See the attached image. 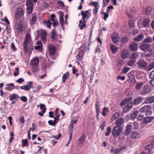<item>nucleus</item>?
<instances>
[{
	"label": "nucleus",
	"instance_id": "1",
	"mask_svg": "<svg viewBox=\"0 0 154 154\" xmlns=\"http://www.w3.org/2000/svg\"><path fill=\"white\" fill-rule=\"evenodd\" d=\"M23 47L26 53L30 54L32 52L33 49V44L29 34H26L25 39L23 43Z\"/></svg>",
	"mask_w": 154,
	"mask_h": 154
},
{
	"label": "nucleus",
	"instance_id": "2",
	"mask_svg": "<svg viewBox=\"0 0 154 154\" xmlns=\"http://www.w3.org/2000/svg\"><path fill=\"white\" fill-rule=\"evenodd\" d=\"M150 105H147L144 106L140 109V113L138 116V120H142L144 118L145 116L150 115L152 114V112Z\"/></svg>",
	"mask_w": 154,
	"mask_h": 154
},
{
	"label": "nucleus",
	"instance_id": "3",
	"mask_svg": "<svg viewBox=\"0 0 154 154\" xmlns=\"http://www.w3.org/2000/svg\"><path fill=\"white\" fill-rule=\"evenodd\" d=\"M137 64L138 65V68L141 69L147 70L148 63L146 62L143 59H140L139 60Z\"/></svg>",
	"mask_w": 154,
	"mask_h": 154
},
{
	"label": "nucleus",
	"instance_id": "4",
	"mask_svg": "<svg viewBox=\"0 0 154 154\" xmlns=\"http://www.w3.org/2000/svg\"><path fill=\"white\" fill-rule=\"evenodd\" d=\"M26 5L27 13L29 14H31L32 13L34 5L32 0H26Z\"/></svg>",
	"mask_w": 154,
	"mask_h": 154
},
{
	"label": "nucleus",
	"instance_id": "5",
	"mask_svg": "<svg viewBox=\"0 0 154 154\" xmlns=\"http://www.w3.org/2000/svg\"><path fill=\"white\" fill-rule=\"evenodd\" d=\"M31 65L35 71H37L39 62V59L38 57H35L32 59L31 60Z\"/></svg>",
	"mask_w": 154,
	"mask_h": 154
},
{
	"label": "nucleus",
	"instance_id": "6",
	"mask_svg": "<svg viewBox=\"0 0 154 154\" xmlns=\"http://www.w3.org/2000/svg\"><path fill=\"white\" fill-rule=\"evenodd\" d=\"M123 130V128L121 126H115L113 129L112 134L113 136L117 137L120 134Z\"/></svg>",
	"mask_w": 154,
	"mask_h": 154
},
{
	"label": "nucleus",
	"instance_id": "7",
	"mask_svg": "<svg viewBox=\"0 0 154 154\" xmlns=\"http://www.w3.org/2000/svg\"><path fill=\"white\" fill-rule=\"evenodd\" d=\"M25 26L24 23L19 22L15 26L14 29L17 32H20L24 30Z\"/></svg>",
	"mask_w": 154,
	"mask_h": 154
},
{
	"label": "nucleus",
	"instance_id": "8",
	"mask_svg": "<svg viewBox=\"0 0 154 154\" xmlns=\"http://www.w3.org/2000/svg\"><path fill=\"white\" fill-rule=\"evenodd\" d=\"M15 17L17 20H18L20 18L24 15L23 10L21 8H17Z\"/></svg>",
	"mask_w": 154,
	"mask_h": 154
},
{
	"label": "nucleus",
	"instance_id": "9",
	"mask_svg": "<svg viewBox=\"0 0 154 154\" xmlns=\"http://www.w3.org/2000/svg\"><path fill=\"white\" fill-rule=\"evenodd\" d=\"M151 47V44H148L143 42L140 45L139 48L141 50L144 51L150 48Z\"/></svg>",
	"mask_w": 154,
	"mask_h": 154
},
{
	"label": "nucleus",
	"instance_id": "10",
	"mask_svg": "<svg viewBox=\"0 0 154 154\" xmlns=\"http://www.w3.org/2000/svg\"><path fill=\"white\" fill-rule=\"evenodd\" d=\"M88 11L86 10L84 11H82L81 12V14L82 16V19L83 22H86L88 18Z\"/></svg>",
	"mask_w": 154,
	"mask_h": 154
},
{
	"label": "nucleus",
	"instance_id": "11",
	"mask_svg": "<svg viewBox=\"0 0 154 154\" xmlns=\"http://www.w3.org/2000/svg\"><path fill=\"white\" fill-rule=\"evenodd\" d=\"M144 99V98L140 96L137 97L133 100V104L134 105H138Z\"/></svg>",
	"mask_w": 154,
	"mask_h": 154
},
{
	"label": "nucleus",
	"instance_id": "12",
	"mask_svg": "<svg viewBox=\"0 0 154 154\" xmlns=\"http://www.w3.org/2000/svg\"><path fill=\"white\" fill-rule=\"evenodd\" d=\"M151 89L149 85H145L141 92L142 95H144L147 94L151 91Z\"/></svg>",
	"mask_w": 154,
	"mask_h": 154
},
{
	"label": "nucleus",
	"instance_id": "13",
	"mask_svg": "<svg viewBox=\"0 0 154 154\" xmlns=\"http://www.w3.org/2000/svg\"><path fill=\"white\" fill-rule=\"evenodd\" d=\"M149 115H147L145 116L143 120V123L144 124H147L148 122H150L154 119V116L150 117Z\"/></svg>",
	"mask_w": 154,
	"mask_h": 154
},
{
	"label": "nucleus",
	"instance_id": "14",
	"mask_svg": "<svg viewBox=\"0 0 154 154\" xmlns=\"http://www.w3.org/2000/svg\"><path fill=\"white\" fill-rule=\"evenodd\" d=\"M138 44L134 42H131L129 45V48L132 51H135L138 48Z\"/></svg>",
	"mask_w": 154,
	"mask_h": 154
},
{
	"label": "nucleus",
	"instance_id": "15",
	"mask_svg": "<svg viewBox=\"0 0 154 154\" xmlns=\"http://www.w3.org/2000/svg\"><path fill=\"white\" fill-rule=\"evenodd\" d=\"M37 18L36 15L33 14L32 15V17L30 20V25H32L35 23Z\"/></svg>",
	"mask_w": 154,
	"mask_h": 154
},
{
	"label": "nucleus",
	"instance_id": "16",
	"mask_svg": "<svg viewBox=\"0 0 154 154\" xmlns=\"http://www.w3.org/2000/svg\"><path fill=\"white\" fill-rule=\"evenodd\" d=\"M47 34L45 31H42L40 34V37L41 39L43 42H45L47 39Z\"/></svg>",
	"mask_w": 154,
	"mask_h": 154
},
{
	"label": "nucleus",
	"instance_id": "17",
	"mask_svg": "<svg viewBox=\"0 0 154 154\" xmlns=\"http://www.w3.org/2000/svg\"><path fill=\"white\" fill-rule=\"evenodd\" d=\"M56 50V48L55 47L52 45H51L49 47V51L50 54L53 55L54 54Z\"/></svg>",
	"mask_w": 154,
	"mask_h": 154
},
{
	"label": "nucleus",
	"instance_id": "18",
	"mask_svg": "<svg viewBox=\"0 0 154 154\" xmlns=\"http://www.w3.org/2000/svg\"><path fill=\"white\" fill-rule=\"evenodd\" d=\"M154 102V96H150L146 98L145 100L146 103H151Z\"/></svg>",
	"mask_w": 154,
	"mask_h": 154
},
{
	"label": "nucleus",
	"instance_id": "19",
	"mask_svg": "<svg viewBox=\"0 0 154 154\" xmlns=\"http://www.w3.org/2000/svg\"><path fill=\"white\" fill-rule=\"evenodd\" d=\"M150 20L148 18H146L143 20V25L144 27H147L149 26Z\"/></svg>",
	"mask_w": 154,
	"mask_h": 154
},
{
	"label": "nucleus",
	"instance_id": "20",
	"mask_svg": "<svg viewBox=\"0 0 154 154\" xmlns=\"http://www.w3.org/2000/svg\"><path fill=\"white\" fill-rule=\"evenodd\" d=\"M124 121V120L122 118H120L116 120V124L117 126H120L123 124Z\"/></svg>",
	"mask_w": 154,
	"mask_h": 154
},
{
	"label": "nucleus",
	"instance_id": "21",
	"mask_svg": "<svg viewBox=\"0 0 154 154\" xmlns=\"http://www.w3.org/2000/svg\"><path fill=\"white\" fill-rule=\"evenodd\" d=\"M144 35L142 34H140L134 38V40L137 42H139L142 40L143 38Z\"/></svg>",
	"mask_w": 154,
	"mask_h": 154
},
{
	"label": "nucleus",
	"instance_id": "22",
	"mask_svg": "<svg viewBox=\"0 0 154 154\" xmlns=\"http://www.w3.org/2000/svg\"><path fill=\"white\" fill-rule=\"evenodd\" d=\"M132 127L131 125H128L126 126L125 135L127 136L131 132V130L132 128Z\"/></svg>",
	"mask_w": 154,
	"mask_h": 154
},
{
	"label": "nucleus",
	"instance_id": "23",
	"mask_svg": "<svg viewBox=\"0 0 154 154\" xmlns=\"http://www.w3.org/2000/svg\"><path fill=\"white\" fill-rule=\"evenodd\" d=\"M89 5L94 7L93 11L94 14L95 15L96 14V2H91L89 4Z\"/></svg>",
	"mask_w": 154,
	"mask_h": 154
},
{
	"label": "nucleus",
	"instance_id": "24",
	"mask_svg": "<svg viewBox=\"0 0 154 154\" xmlns=\"http://www.w3.org/2000/svg\"><path fill=\"white\" fill-rule=\"evenodd\" d=\"M19 97L15 94H11L9 96V99L11 101L15 99L16 100Z\"/></svg>",
	"mask_w": 154,
	"mask_h": 154
},
{
	"label": "nucleus",
	"instance_id": "25",
	"mask_svg": "<svg viewBox=\"0 0 154 154\" xmlns=\"http://www.w3.org/2000/svg\"><path fill=\"white\" fill-rule=\"evenodd\" d=\"M131 137L133 139L138 138L139 137V133L137 131H134L131 134Z\"/></svg>",
	"mask_w": 154,
	"mask_h": 154
},
{
	"label": "nucleus",
	"instance_id": "26",
	"mask_svg": "<svg viewBox=\"0 0 154 154\" xmlns=\"http://www.w3.org/2000/svg\"><path fill=\"white\" fill-rule=\"evenodd\" d=\"M139 53L137 52H135L131 54L130 56V58L131 59H135L139 56Z\"/></svg>",
	"mask_w": 154,
	"mask_h": 154
},
{
	"label": "nucleus",
	"instance_id": "27",
	"mask_svg": "<svg viewBox=\"0 0 154 154\" xmlns=\"http://www.w3.org/2000/svg\"><path fill=\"white\" fill-rule=\"evenodd\" d=\"M131 97H130L129 98H126L125 100L123 101L121 103V106H122L127 104L132 99Z\"/></svg>",
	"mask_w": 154,
	"mask_h": 154
},
{
	"label": "nucleus",
	"instance_id": "28",
	"mask_svg": "<svg viewBox=\"0 0 154 154\" xmlns=\"http://www.w3.org/2000/svg\"><path fill=\"white\" fill-rule=\"evenodd\" d=\"M152 41V38L150 36H149L145 38L143 42L146 43H150Z\"/></svg>",
	"mask_w": 154,
	"mask_h": 154
},
{
	"label": "nucleus",
	"instance_id": "29",
	"mask_svg": "<svg viewBox=\"0 0 154 154\" xmlns=\"http://www.w3.org/2000/svg\"><path fill=\"white\" fill-rule=\"evenodd\" d=\"M69 73L68 72H67L65 74H64L62 76V81L64 82L66 79L69 77Z\"/></svg>",
	"mask_w": 154,
	"mask_h": 154
},
{
	"label": "nucleus",
	"instance_id": "30",
	"mask_svg": "<svg viewBox=\"0 0 154 154\" xmlns=\"http://www.w3.org/2000/svg\"><path fill=\"white\" fill-rule=\"evenodd\" d=\"M129 39V38L128 37L125 35L122 38L121 40V42L124 44L128 42Z\"/></svg>",
	"mask_w": 154,
	"mask_h": 154
},
{
	"label": "nucleus",
	"instance_id": "31",
	"mask_svg": "<svg viewBox=\"0 0 154 154\" xmlns=\"http://www.w3.org/2000/svg\"><path fill=\"white\" fill-rule=\"evenodd\" d=\"M40 109L42 110V112L43 113H45L46 110V108L45 107V104H40L39 105Z\"/></svg>",
	"mask_w": 154,
	"mask_h": 154
},
{
	"label": "nucleus",
	"instance_id": "32",
	"mask_svg": "<svg viewBox=\"0 0 154 154\" xmlns=\"http://www.w3.org/2000/svg\"><path fill=\"white\" fill-rule=\"evenodd\" d=\"M81 51H79L78 54L76 56V57L77 60L80 61L81 60V59L83 57L82 53Z\"/></svg>",
	"mask_w": 154,
	"mask_h": 154
},
{
	"label": "nucleus",
	"instance_id": "33",
	"mask_svg": "<svg viewBox=\"0 0 154 154\" xmlns=\"http://www.w3.org/2000/svg\"><path fill=\"white\" fill-rule=\"evenodd\" d=\"M20 89L25 91H28L30 89V87L28 85H26L25 86H20Z\"/></svg>",
	"mask_w": 154,
	"mask_h": 154
},
{
	"label": "nucleus",
	"instance_id": "34",
	"mask_svg": "<svg viewBox=\"0 0 154 154\" xmlns=\"http://www.w3.org/2000/svg\"><path fill=\"white\" fill-rule=\"evenodd\" d=\"M85 137L84 133L82 134L81 136L79 138L78 140L80 143H82L84 141Z\"/></svg>",
	"mask_w": 154,
	"mask_h": 154
},
{
	"label": "nucleus",
	"instance_id": "35",
	"mask_svg": "<svg viewBox=\"0 0 154 154\" xmlns=\"http://www.w3.org/2000/svg\"><path fill=\"white\" fill-rule=\"evenodd\" d=\"M143 86V83L142 82H138L136 85L135 88L137 89H140Z\"/></svg>",
	"mask_w": 154,
	"mask_h": 154
},
{
	"label": "nucleus",
	"instance_id": "36",
	"mask_svg": "<svg viewBox=\"0 0 154 154\" xmlns=\"http://www.w3.org/2000/svg\"><path fill=\"white\" fill-rule=\"evenodd\" d=\"M111 152L115 154H118L120 152V151L118 148L115 149H114L113 148L111 149Z\"/></svg>",
	"mask_w": 154,
	"mask_h": 154
},
{
	"label": "nucleus",
	"instance_id": "37",
	"mask_svg": "<svg viewBox=\"0 0 154 154\" xmlns=\"http://www.w3.org/2000/svg\"><path fill=\"white\" fill-rule=\"evenodd\" d=\"M139 112L137 110L134 111L131 114V117L133 118H134L138 114Z\"/></svg>",
	"mask_w": 154,
	"mask_h": 154
},
{
	"label": "nucleus",
	"instance_id": "38",
	"mask_svg": "<svg viewBox=\"0 0 154 154\" xmlns=\"http://www.w3.org/2000/svg\"><path fill=\"white\" fill-rule=\"evenodd\" d=\"M22 145L23 147H24L25 146H28V145L27 144L28 143L27 140V139H22Z\"/></svg>",
	"mask_w": 154,
	"mask_h": 154
},
{
	"label": "nucleus",
	"instance_id": "39",
	"mask_svg": "<svg viewBox=\"0 0 154 154\" xmlns=\"http://www.w3.org/2000/svg\"><path fill=\"white\" fill-rule=\"evenodd\" d=\"M112 39L113 42L116 44L118 43V41L119 40V37L115 36H113L112 37Z\"/></svg>",
	"mask_w": 154,
	"mask_h": 154
},
{
	"label": "nucleus",
	"instance_id": "40",
	"mask_svg": "<svg viewBox=\"0 0 154 154\" xmlns=\"http://www.w3.org/2000/svg\"><path fill=\"white\" fill-rule=\"evenodd\" d=\"M154 68V61L150 63L147 67V70H150Z\"/></svg>",
	"mask_w": 154,
	"mask_h": 154
},
{
	"label": "nucleus",
	"instance_id": "41",
	"mask_svg": "<svg viewBox=\"0 0 154 154\" xmlns=\"http://www.w3.org/2000/svg\"><path fill=\"white\" fill-rule=\"evenodd\" d=\"M44 23H47V27L50 29L51 28V26L52 24V23L50 21V19H49L47 21H44Z\"/></svg>",
	"mask_w": 154,
	"mask_h": 154
},
{
	"label": "nucleus",
	"instance_id": "42",
	"mask_svg": "<svg viewBox=\"0 0 154 154\" xmlns=\"http://www.w3.org/2000/svg\"><path fill=\"white\" fill-rule=\"evenodd\" d=\"M111 49L113 53H115L118 50V48L113 45H112L110 46Z\"/></svg>",
	"mask_w": 154,
	"mask_h": 154
},
{
	"label": "nucleus",
	"instance_id": "43",
	"mask_svg": "<svg viewBox=\"0 0 154 154\" xmlns=\"http://www.w3.org/2000/svg\"><path fill=\"white\" fill-rule=\"evenodd\" d=\"M152 8L150 7H148L146 10V13L147 15H150Z\"/></svg>",
	"mask_w": 154,
	"mask_h": 154
},
{
	"label": "nucleus",
	"instance_id": "44",
	"mask_svg": "<svg viewBox=\"0 0 154 154\" xmlns=\"http://www.w3.org/2000/svg\"><path fill=\"white\" fill-rule=\"evenodd\" d=\"M130 69V68L129 67L124 66L122 71L124 73H126Z\"/></svg>",
	"mask_w": 154,
	"mask_h": 154
},
{
	"label": "nucleus",
	"instance_id": "45",
	"mask_svg": "<svg viewBox=\"0 0 154 154\" xmlns=\"http://www.w3.org/2000/svg\"><path fill=\"white\" fill-rule=\"evenodd\" d=\"M153 147L152 146V145H148L145 146V149L146 150H147L149 152L151 151L152 148H153Z\"/></svg>",
	"mask_w": 154,
	"mask_h": 154
},
{
	"label": "nucleus",
	"instance_id": "46",
	"mask_svg": "<svg viewBox=\"0 0 154 154\" xmlns=\"http://www.w3.org/2000/svg\"><path fill=\"white\" fill-rule=\"evenodd\" d=\"M111 127L109 126L107 128V132L105 134V135L106 137H108L109 135L111 133Z\"/></svg>",
	"mask_w": 154,
	"mask_h": 154
},
{
	"label": "nucleus",
	"instance_id": "47",
	"mask_svg": "<svg viewBox=\"0 0 154 154\" xmlns=\"http://www.w3.org/2000/svg\"><path fill=\"white\" fill-rule=\"evenodd\" d=\"M47 64L46 63H43L41 66V69L43 70H45L47 69Z\"/></svg>",
	"mask_w": 154,
	"mask_h": 154
},
{
	"label": "nucleus",
	"instance_id": "48",
	"mask_svg": "<svg viewBox=\"0 0 154 154\" xmlns=\"http://www.w3.org/2000/svg\"><path fill=\"white\" fill-rule=\"evenodd\" d=\"M72 121L70 122V124L69 125V132H72L73 130H72L73 128V125L72 124Z\"/></svg>",
	"mask_w": 154,
	"mask_h": 154
},
{
	"label": "nucleus",
	"instance_id": "49",
	"mask_svg": "<svg viewBox=\"0 0 154 154\" xmlns=\"http://www.w3.org/2000/svg\"><path fill=\"white\" fill-rule=\"evenodd\" d=\"M86 22H83V23L80 25H79V27H80V29H83L86 26L85 23Z\"/></svg>",
	"mask_w": 154,
	"mask_h": 154
},
{
	"label": "nucleus",
	"instance_id": "50",
	"mask_svg": "<svg viewBox=\"0 0 154 154\" xmlns=\"http://www.w3.org/2000/svg\"><path fill=\"white\" fill-rule=\"evenodd\" d=\"M16 70L14 73V76H16L17 75H18L20 73V71L19 70V68L18 67H17L16 68Z\"/></svg>",
	"mask_w": 154,
	"mask_h": 154
},
{
	"label": "nucleus",
	"instance_id": "51",
	"mask_svg": "<svg viewBox=\"0 0 154 154\" xmlns=\"http://www.w3.org/2000/svg\"><path fill=\"white\" fill-rule=\"evenodd\" d=\"M128 24L129 25V26L130 27H134V24H135L134 22L132 20H131L129 22Z\"/></svg>",
	"mask_w": 154,
	"mask_h": 154
},
{
	"label": "nucleus",
	"instance_id": "52",
	"mask_svg": "<svg viewBox=\"0 0 154 154\" xmlns=\"http://www.w3.org/2000/svg\"><path fill=\"white\" fill-rule=\"evenodd\" d=\"M135 62V60H131L128 61L127 64L128 66H131L134 64Z\"/></svg>",
	"mask_w": 154,
	"mask_h": 154
},
{
	"label": "nucleus",
	"instance_id": "53",
	"mask_svg": "<svg viewBox=\"0 0 154 154\" xmlns=\"http://www.w3.org/2000/svg\"><path fill=\"white\" fill-rule=\"evenodd\" d=\"M130 109H129L128 107L126 105L123 109V112L124 113H125L127 112Z\"/></svg>",
	"mask_w": 154,
	"mask_h": 154
},
{
	"label": "nucleus",
	"instance_id": "54",
	"mask_svg": "<svg viewBox=\"0 0 154 154\" xmlns=\"http://www.w3.org/2000/svg\"><path fill=\"white\" fill-rule=\"evenodd\" d=\"M42 87V86L41 85H38L37 87V88L36 89L33 91L35 93H38V92Z\"/></svg>",
	"mask_w": 154,
	"mask_h": 154
},
{
	"label": "nucleus",
	"instance_id": "55",
	"mask_svg": "<svg viewBox=\"0 0 154 154\" xmlns=\"http://www.w3.org/2000/svg\"><path fill=\"white\" fill-rule=\"evenodd\" d=\"M31 128V130L32 131H34L36 128V124L35 123H33L32 125V127Z\"/></svg>",
	"mask_w": 154,
	"mask_h": 154
},
{
	"label": "nucleus",
	"instance_id": "56",
	"mask_svg": "<svg viewBox=\"0 0 154 154\" xmlns=\"http://www.w3.org/2000/svg\"><path fill=\"white\" fill-rule=\"evenodd\" d=\"M35 48L36 50H40L41 51L42 50V46L40 45H36L35 46Z\"/></svg>",
	"mask_w": 154,
	"mask_h": 154
},
{
	"label": "nucleus",
	"instance_id": "57",
	"mask_svg": "<svg viewBox=\"0 0 154 154\" xmlns=\"http://www.w3.org/2000/svg\"><path fill=\"white\" fill-rule=\"evenodd\" d=\"M20 100L24 102H26L27 101V99L26 97L24 96H23L21 97L20 99Z\"/></svg>",
	"mask_w": 154,
	"mask_h": 154
},
{
	"label": "nucleus",
	"instance_id": "58",
	"mask_svg": "<svg viewBox=\"0 0 154 154\" xmlns=\"http://www.w3.org/2000/svg\"><path fill=\"white\" fill-rule=\"evenodd\" d=\"M108 111V109L107 108L105 107L103 108V111L102 112V114L103 116H106V112Z\"/></svg>",
	"mask_w": 154,
	"mask_h": 154
},
{
	"label": "nucleus",
	"instance_id": "59",
	"mask_svg": "<svg viewBox=\"0 0 154 154\" xmlns=\"http://www.w3.org/2000/svg\"><path fill=\"white\" fill-rule=\"evenodd\" d=\"M48 123L49 125L52 126H54L56 124L54 121H53L52 120H49L48 121Z\"/></svg>",
	"mask_w": 154,
	"mask_h": 154
},
{
	"label": "nucleus",
	"instance_id": "60",
	"mask_svg": "<svg viewBox=\"0 0 154 154\" xmlns=\"http://www.w3.org/2000/svg\"><path fill=\"white\" fill-rule=\"evenodd\" d=\"M7 30V32L8 33H10L11 32V29L10 26L9 25H8L7 26L6 29H5Z\"/></svg>",
	"mask_w": 154,
	"mask_h": 154
},
{
	"label": "nucleus",
	"instance_id": "61",
	"mask_svg": "<svg viewBox=\"0 0 154 154\" xmlns=\"http://www.w3.org/2000/svg\"><path fill=\"white\" fill-rule=\"evenodd\" d=\"M16 82L19 83H21L24 82V80L22 78H20Z\"/></svg>",
	"mask_w": 154,
	"mask_h": 154
},
{
	"label": "nucleus",
	"instance_id": "62",
	"mask_svg": "<svg viewBox=\"0 0 154 154\" xmlns=\"http://www.w3.org/2000/svg\"><path fill=\"white\" fill-rule=\"evenodd\" d=\"M139 32V30L137 29H134L132 32V35H135L136 34H138Z\"/></svg>",
	"mask_w": 154,
	"mask_h": 154
},
{
	"label": "nucleus",
	"instance_id": "63",
	"mask_svg": "<svg viewBox=\"0 0 154 154\" xmlns=\"http://www.w3.org/2000/svg\"><path fill=\"white\" fill-rule=\"evenodd\" d=\"M106 125V122L104 121L103 122L102 124L100 126V127L102 131H103L104 129V127Z\"/></svg>",
	"mask_w": 154,
	"mask_h": 154
},
{
	"label": "nucleus",
	"instance_id": "64",
	"mask_svg": "<svg viewBox=\"0 0 154 154\" xmlns=\"http://www.w3.org/2000/svg\"><path fill=\"white\" fill-rule=\"evenodd\" d=\"M149 77L150 78H154V70L150 72Z\"/></svg>",
	"mask_w": 154,
	"mask_h": 154
}]
</instances>
